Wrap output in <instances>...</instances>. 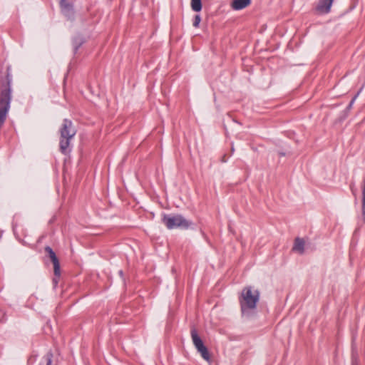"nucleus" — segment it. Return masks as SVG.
Masks as SVG:
<instances>
[{
	"mask_svg": "<svg viewBox=\"0 0 365 365\" xmlns=\"http://www.w3.org/2000/svg\"><path fill=\"white\" fill-rule=\"evenodd\" d=\"M51 356H47V365H51Z\"/></svg>",
	"mask_w": 365,
	"mask_h": 365,
	"instance_id": "obj_14",
	"label": "nucleus"
},
{
	"mask_svg": "<svg viewBox=\"0 0 365 365\" xmlns=\"http://www.w3.org/2000/svg\"><path fill=\"white\" fill-rule=\"evenodd\" d=\"M45 251L48 254V256L53 264L55 275L58 276L60 274V264L55 252L50 247H46L45 248Z\"/></svg>",
	"mask_w": 365,
	"mask_h": 365,
	"instance_id": "obj_5",
	"label": "nucleus"
},
{
	"mask_svg": "<svg viewBox=\"0 0 365 365\" xmlns=\"http://www.w3.org/2000/svg\"><path fill=\"white\" fill-rule=\"evenodd\" d=\"M304 245H305V242H304V240L302 238L297 237L294 240V244L292 250H293V251H295V252H297L302 254V253H303L304 250Z\"/></svg>",
	"mask_w": 365,
	"mask_h": 365,
	"instance_id": "obj_8",
	"label": "nucleus"
},
{
	"mask_svg": "<svg viewBox=\"0 0 365 365\" xmlns=\"http://www.w3.org/2000/svg\"><path fill=\"white\" fill-rule=\"evenodd\" d=\"M334 0H319L316 7L317 11L320 14H328Z\"/></svg>",
	"mask_w": 365,
	"mask_h": 365,
	"instance_id": "obj_6",
	"label": "nucleus"
},
{
	"mask_svg": "<svg viewBox=\"0 0 365 365\" xmlns=\"http://www.w3.org/2000/svg\"><path fill=\"white\" fill-rule=\"evenodd\" d=\"M222 162H224V163H225V162H226L225 156H224V157L222 158Z\"/></svg>",
	"mask_w": 365,
	"mask_h": 365,
	"instance_id": "obj_15",
	"label": "nucleus"
},
{
	"mask_svg": "<svg viewBox=\"0 0 365 365\" xmlns=\"http://www.w3.org/2000/svg\"><path fill=\"white\" fill-rule=\"evenodd\" d=\"M259 299L257 290H253L250 287H245L240 297V304L242 312L254 309Z\"/></svg>",
	"mask_w": 365,
	"mask_h": 365,
	"instance_id": "obj_1",
	"label": "nucleus"
},
{
	"mask_svg": "<svg viewBox=\"0 0 365 365\" xmlns=\"http://www.w3.org/2000/svg\"><path fill=\"white\" fill-rule=\"evenodd\" d=\"M251 4V0H233L231 7L234 10H241L247 7Z\"/></svg>",
	"mask_w": 365,
	"mask_h": 365,
	"instance_id": "obj_7",
	"label": "nucleus"
},
{
	"mask_svg": "<svg viewBox=\"0 0 365 365\" xmlns=\"http://www.w3.org/2000/svg\"><path fill=\"white\" fill-rule=\"evenodd\" d=\"M191 337L192 342L197 349V351L200 354L201 356L207 361H210V356L207 349L204 346L202 341L198 336L197 331L193 329L191 330Z\"/></svg>",
	"mask_w": 365,
	"mask_h": 365,
	"instance_id": "obj_3",
	"label": "nucleus"
},
{
	"mask_svg": "<svg viewBox=\"0 0 365 365\" xmlns=\"http://www.w3.org/2000/svg\"><path fill=\"white\" fill-rule=\"evenodd\" d=\"M191 8L195 11H200L202 9L201 0H191Z\"/></svg>",
	"mask_w": 365,
	"mask_h": 365,
	"instance_id": "obj_11",
	"label": "nucleus"
},
{
	"mask_svg": "<svg viewBox=\"0 0 365 365\" xmlns=\"http://www.w3.org/2000/svg\"><path fill=\"white\" fill-rule=\"evenodd\" d=\"M200 21H201L200 16L199 15L195 16V20L193 22V26L198 27V26L200 23Z\"/></svg>",
	"mask_w": 365,
	"mask_h": 365,
	"instance_id": "obj_13",
	"label": "nucleus"
},
{
	"mask_svg": "<svg viewBox=\"0 0 365 365\" xmlns=\"http://www.w3.org/2000/svg\"><path fill=\"white\" fill-rule=\"evenodd\" d=\"M76 129L73 126L71 121L68 120H64L61 129V137L72 138L76 135Z\"/></svg>",
	"mask_w": 365,
	"mask_h": 365,
	"instance_id": "obj_4",
	"label": "nucleus"
},
{
	"mask_svg": "<svg viewBox=\"0 0 365 365\" xmlns=\"http://www.w3.org/2000/svg\"><path fill=\"white\" fill-rule=\"evenodd\" d=\"M60 5L63 10L68 11L71 9V5L69 4L67 0H61Z\"/></svg>",
	"mask_w": 365,
	"mask_h": 365,
	"instance_id": "obj_12",
	"label": "nucleus"
},
{
	"mask_svg": "<svg viewBox=\"0 0 365 365\" xmlns=\"http://www.w3.org/2000/svg\"><path fill=\"white\" fill-rule=\"evenodd\" d=\"M361 215L364 221H365V177L363 178L361 184Z\"/></svg>",
	"mask_w": 365,
	"mask_h": 365,
	"instance_id": "obj_9",
	"label": "nucleus"
},
{
	"mask_svg": "<svg viewBox=\"0 0 365 365\" xmlns=\"http://www.w3.org/2000/svg\"><path fill=\"white\" fill-rule=\"evenodd\" d=\"M71 138H61L60 140V149L63 153H67Z\"/></svg>",
	"mask_w": 365,
	"mask_h": 365,
	"instance_id": "obj_10",
	"label": "nucleus"
},
{
	"mask_svg": "<svg viewBox=\"0 0 365 365\" xmlns=\"http://www.w3.org/2000/svg\"><path fill=\"white\" fill-rule=\"evenodd\" d=\"M162 222L168 230L187 229L191 225L188 220L180 215H164Z\"/></svg>",
	"mask_w": 365,
	"mask_h": 365,
	"instance_id": "obj_2",
	"label": "nucleus"
}]
</instances>
